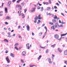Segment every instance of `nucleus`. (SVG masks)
Masks as SVG:
<instances>
[{
  "mask_svg": "<svg viewBox=\"0 0 67 67\" xmlns=\"http://www.w3.org/2000/svg\"><path fill=\"white\" fill-rule=\"evenodd\" d=\"M42 57V55H40L39 56V57L38 58V59L39 60L40 59H41V57Z\"/></svg>",
  "mask_w": 67,
  "mask_h": 67,
  "instance_id": "obj_26",
  "label": "nucleus"
},
{
  "mask_svg": "<svg viewBox=\"0 0 67 67\" xmlns=\"http://www.w3.org/2000/svg\"><path fill=\"white\" fill-rule=\"evenodd\" d=\"M26 27L27 28V31H30V26H29V25H27V26Z\"/></svg>",
  "mask_w": 67,
  "mask_h": 67,
  "instance_id": "obj_6",
  "label": "nucleus"
},
{
  "mask_svg": "<svg viewBox=\"0 0 67 67\" xmlns=\"http://www.w3.org/2000/svg\"><path fill=\"white\" fill-rule=\"evenodd\" d=\"M55 46H56V44H54L53 45L51 46V47H53V48H54V47H55Z\"/></svg>",
  "mask_w": 67,
  "mask_h": 67,
  "instance_id": "obj_18",
  "label": "nucleus"
},
{
  "mask_svg": "<svg viewBox=\"0 0 67 67\" xmlns=\"http://www.w3.org/2000/svg\"><path fill=\"white\" fill-rule=\"evenodd\" d=\"M44 28L45 29V30H46V31H47V27H46L44 26Z\"/></svg>",
  "mask_w": 67,
  "mask_h": 67,
  "instance_id": "obj_35",
  "label": "nucleus"
},
{
  "mask_svg": "<svg viewBox=\"0 0 67 67\" xmlns=\"http://www.w3.org/2000/svg\"><path fill=\"white\" fill-rule=\"evenodd\" d=\"M48 60L49 62L51 61V59L49 58H48Z\"/></svg>",
  "mask_w": 67,
  "mask_h": 67,
  "instance_id": "obj_39",
  "label": "nucleus"
},
{
  "mask_svg": "<svg viewBox=\"0 0 67 67\" xmlns=\"http://www.w3.org/2000/svg\"><path fill=\"white\" fill-rule=\"evenodd\" d=\"M8 53V50H6L5 51V53L7 54V53Z\"/></svg>",
  "mask_w": 67,
  "mask_h": 67,
  "instance_id": "obj_51",
  "label": "nucleus"
},
{
  "mask_svg": "<svg viewBox=\"0 0 67 67\" xmlns=\"http://www.w3.org/2000/svg\"><path fill=\"white\" fill-rule=\"evenodd\" d=\"M31 12H34V11H35V8H33L32 10H31Z\"/></svg>",
  "mask_w": 67,
  "mask_h": 67,
  "instance_id": "obj_11",
  "label": "nucleus"
},
{
  "mask_svg": "<svg viewBox=\"0 0 67 67\" xmlns=\"http://www.w3.org/2000/svg\"><path fill=\"white\" fill-rule=\"evenodd\" d=\"M5 59L8 63H9L10 62V59H9V57H7Z\"/></svg>",
  "mask_w": 67,
  "mask_h": 67,
  "instance_id": "obj_2",
  "label": "nucleus"
},
{
  "mask_svg": "<svg viewBox=\"0 0 67 67\" xmlns=\"http://www.w3.org/2000/svg\"><path fill=\"white\" fill-rule=\"evenodd\" d=\"M15 1H16V0H13L12 1V2H15Z\"/></svg>",
  "mask_w": 67,
  "mask_h": 67,
  "instance_id": "obj_58",
  "label": "nucleus"
},
{
  "mask_svg": "<svg viewBox=\"0 0 67 67\" xmlns=\"http://www.w3.org/2000/svg\"><path fill=\"white\" fill-rule=\"evenodd\" d=\"M10 19V18L9 16H7L5 18L6 20H9Z\"/></svg>",
  "mask_w": 67,
  "mask_h": 67,
  "instance_id": "obj_14",
  "label": "nucleus"
},
{
  "mask_svg": "<svg viewBox=\"0 0 67 67\" xmlns=\"http://www.w3.org/2000/svg\"><path fill=\"white\" fill-rule=\"evenodd\" d=\"M48 51H49V50H48V49H47L46 50V53L47 54V53H48Z\"/></svg>",
  "mask_w": 67,
  "mask_h": 67,
  "instance_id": "obj_36",
  "label": "nucleus"
},
{
  "mask_svg": "<svg viewBox=\"0 0 67 67\" xmlns=\"http://www.w3.org/2000/svg\"><path fill=\"white\" fill-rule=\"evenodd\" d=\"M59 23H62V22H61V21H60V20H59Z\"/></svg>",
  "mask_w": 67,
  "mask_h": 67,
  "instance_id": "obj_63",
  "label": "nucleus"
},
{
  "mask_svg": "<svg viewBox=\"0 0 67 67\" xmlns=\"http://www.w3.org/2000/svg\"><path fill=\"white\" fill-rule=\"evenodd\" d=\"M64 54L65 55H67V50L65 51Z\"/></svg>",
  "mask_w": 67,
  "mask_h": 67,
  "instance_id": "obj_13",
  "label": "nucleus"
},
{
  "mask_svg": "<svg viewBox=\"0 0 67 67\" xmlns=\"http://www.w3.org/2000/svg\"><path fill=\"white\" fill-rule=\"evenodd\" d=\"M43 3L44 4H46V5H48V4H49V3L48 2H43Z\"/></svg>",
  "mask_w": 67,
  "mask_h": 67,
  "instance_id": "obj_17",
  "label": "nucleus"
},
{
  "mask_svg": "<svg viewBox=\"0 0 67 67\" xmlns=\"http://www.w3.org/2000/svg\"><path fill=\"white\" fill-rule=\"evenodd\" d=\"M54 8L55 9H56L57 8V7L56 6H54Z\"/></svg>",
  "mask_w": 67,
  "mask_h": 67,
  "instance_id": "obj_47",
  "label": "nucleus"
},
{
  "mask_svg": "<svg viewBox=\"0 0 67 67\" xmlns=\"http://www.w3.org/2000/svg\"><path fill=\"white\" fill-rule=\"evenodd\" d=\"M64 27V25H63L61 24L59 26V27Z\"/></svg>",
  "mask_w": 67,
  "mask_h": 67,
  "instance_id": "obj_23",
  "label": "nucleus"
},
{
  "mask_svg": "<svg viewBox=\"0 0 67 67\" xmlns=\"http://www.w3.org/2000/svg\"><path fill=\"white\" fill-rule=\"evenodd\" d=\"M62 24H66V23H65V22H62Z\"/></svg>",
  "mask_w": 67,
  "mask_h": 67,
  "instance_id": "obj_46",
  "label": "nucleus"
},
{
  "mask_svg": "<svg viewBox=\"0 0 67 67\" xmlns=\"http://www.w3.org/2000/svg\"><path fill=\"white\" fill-rule=\"evenodd\" d=\"M43 7H41V12H42L43 11Z\"/></svg>",
  "mask_w": 67,
  "mask_h": 67,
  "instance_id": "obj_29",
  "label": "nucleus"
},
{
  "mask_svg": "<svg viewBox=\"0 0 67 67\" xmlns=\"http://www.w3.org/2000/svg\"><path fill=\"white\" fill-rule=\"evenodd\" d=\"M65 41L67 42V37L65 38Z\"/></svg>",
  "mask_w": 67,
  "mask_h": 67,
  "instance_id": "obj_61",
  "label": "nucleus"
},
{
  "mask_svg": "<svg viewBox=\"0 0 67 67\" xmlns=\"http://www.w3.org/2000/svg\"><path fill=\"white\" fill-rule=\"evenodd\" d=\"M52 21L53 23H55L56 22V20L55 19H53L52 20Z\"/></svg>",
  "mask_w": 67,
  "mask_h": 67,
  "instance_id": "obj_28",
  "label": "nucleus"
},
{
  "mask_svg": "<svg viewBox=\"0 0 67 67\" xmlns=\"http://www.w3.org/2000/svg\"><path fill=\"white\" fill-rule=\"evenodd\" d=\"M48 12H47V15H52V14H50L51 13H50L49 14H48Z\"/></svg>",
  "mask_w": 67,
  "mask_h": 67,
  "instance_id": "obj_33",
  "label": "nucleus"
},
{
  "mask_svg": "<svg viewBox=\"0 0 67 67\" xmlns=\"http://www.w3.org/2000/svg\"><path fill=\"white\" fill-rule=\"evenodd\" d=\"M8 30L9 31H11V29H10V28H8Z\"/></svg>",
  "mask_w": 67,
  "mask_h": 67,
  "instance_id": "obj_57",
  "label": "nucleus"
},
{
  "mask_svg": "<svg viewBox=\"0 0 67 67\" xmlns=\"http://www.w3.org/2000/svg\"><path fill=\"white\" fill-rule=\"evenodd\" d=\"M38 5H40V6H41V5H42V4H40V3H38Z\"/></svg>",
  "mask_w": 67,
  "mask_h": 67,
  "instance_id": "obj_59",
  "label": "nucleus"
},
{
  "mask_svg": "<svg viewBox=\"0 0 67 67\" xmlns=\"http://www.w3.org/2000/svg\"><path fill=\"white\" fill-rule=\"evenodd\" d=\"M49 63H50V64H52V61H49Z\"/></svg>",
  "mask_w": 67,
  "mask_h": 67,
  "instance_id": "obj_56",
  "label": "nucleus"
},
{
  "mask_svg": "<svg viewBox=\"0 0 67 67\" xmlns=\"http://www.w3.org/2000/svg\"><path fill=\"white\" fill-rule=\"evenodd\" d=\"M26 47H28L29 46V43H27V44H26Z\"/></svg>",
  "mask_w": 67,
  "mask_h": 67,
  "instance_id": "obj_37",
  "label": "nucleus"
},
{
  "mask_svg": "<svg viewBox=\"0 0 67 67\" xmlns=\"http://www.w3.org/2000/svg\"><path fill=\"white\" fill-rule=\"evenodd\" d=\"M65 64H66L67 65V61H66L65 62Z\"/></svg>",
  "mask_w": 67,
  "mask_h": 67,
  "instance_id": "obj_55",
  "label": "nucleus"
},
{
  "mask_svg": "<svg viewBox=\"0 0 67 67\" xmlns=\"http://www.w3.org/2000/svg\"><path fill=\"white\" fill-rule=\"evenodd\" d=\"M53 19H57V20H59V18H57V16L56 15H54V17H53Z\"/></svg>",
  "mask_w": 67,
  "mask_h": 67,
  "instance_id": "obj_4",
  "label": "nucleus"
},
{
  "mask_svg": "<svg viewBox=\"0 0 67 67\" xmlns=\"http://www.w3.org/2000/svg\"><path fill=\"white\" fill-rule=\"evenodd\" d=\"M37 18H38V19H39V20H41V19H42V17H41V15H39L38 16Z\"/></svg>",
  "mask_w": 67,
  "mask_h": 67,
  "instance_id": "obj_8",
  "label": "nucleus"
},
{
  "mask_svg": "<svg viewBox=\"0 0 67 67\" xmlns=\"http://www.w3.org/2000/svg\"><path fill=\"white\" fill-rule=\"evenodd\" d=\"M59 52H60V53H62V50H61V49H60L59 48Z\"/></svg>",
  "mask_w": 67,
  "mask_h": 67,
  "instance_id": "obj_32",
  "label": "nucleus"
},
{
  "mask_svg": "<svg viewBox=\"0 0 67 67\" xmlns=\"http://www.w3.org/2000/svg\"><path fill=\"white\" fill-rule=\"evenodd\" d=\"M18 45H19V43H17L16 44H15L14 46L15 47H17L18 46Z\"/></svg>",
  "mask_w": 67,
  "mask_h": 67,
  "instance_id": "obj_25",
  "label": "nucleus"
},
{
  "mask_svg": "<svg viewBox=\"0 0 67 67\" xmlns=\"http://www.w3.org/2000/svg\"><path fill=\"white\" fill-rule=\"evenodd\" d=\"M30 67H33V65H30Z\"/></svg>",
  "mask_w": 67,
  "mask_h": 67,
  "instance_id": "obj_48",
  "label": "nucleus"
},
{
  "mask_svg": "<svg viewBox=\"0 0 67 67\" xmlns=\"http://www.w3.org/2000/svg\"><path fill=\"white\" fill-rule=\"evenodd\" d=\"M49 24H51V25H53V23H49Z\"/></svg>",
  "mask_w": 67,
  "mask_h": 67,
  "instance_id": "obj_50",
  "label": "nucleus"
},
{
  "mask_svg": "<svg viewBox=\"0 0 67 67\" xmlns=\"http://www.w3.org/2000/svg\"><path fill=\"white\" fill-rule=\"evenodd\" d=\"M41 47V48H42L43 49H44V48H45V47Z\"/></svg>",
  "mask_w": 67,
  "mask_h": 67,
  "instance_id": "obj_43",
  "label": "nucleus"
},
{
  "mask_svg": "<svg viewBox=\"0 0 67 67\" xmlns=\"http://www.w3.org/2000/svg\"><path fill=\"white\" fill-rule=\"evenodd\" d=\"M54 37L56 40H59V35H58L57 34L56 35H54Z\"/></svg>",
  "mask_w": 67,
  "mask_h": 67,
  "instance_id": "obj_1",
  "label": "nucleus"
},
{
  "mask_svg": "<svg viewBox=\"0 0 67 67\" xmlns=\"http://www.w3.org/2000/svg\"><path fill=\"white\" fill-rule=\"evenodd\" d=\"M21 5L22 6H24V3H21Z\"/></svg>",
  "mask_w": 67,
  "mask_h": 67,
  "instance_id": "obj_34",
  "label": "nucleus"
},
{
  "mask_svg": "<svg viewBox=\"0 0 67 67\" xmlns=\"http://www.w3.org/2000/svg\"><path fill=\"white\" fill-rule=\"evenodd\" d=\"M21 62H22L23 63H24V61H23V60L22 59H21Z\"/></svg>",
  "mask_w": 67,
  "mask_h": 67,
  "instance_id": "obj_40",
  "label": "nucleus"
},
{
  "mask_svg": "<svg viewBox=\"0 0 67 67\" xmlns=\"http://www.w3.org/2000/svg\"><path fill=\"white\" fill-rule=\"evenodd\" d=\"M20 27H21V26H19L18 27V29H20Z\"/></svg>",
  "mask_w": 67,
  "mask_h": 67,
  "instance_id": "obj_53",
  "label": "nucleus"
},
{
  "mask_svg": "<svg viewBox=\"0 0 67 67\" xmlns=\"http://www.w3.org/2000/svg\"><path fill=\"white\" fill-rule=\"evenodd\" d=\"M67 34V33H66V34H62L61 35V37H62V36H65Z\"/></svg>",
  "mask_w": 67,
  "mask_h": 67,
  "instance_id": "obj_12",
  "label": "nucleus"
},
{
  "mask_svg": "<svg viewBox=\"0 0 67 67\" xmlns=\"http://www.w3.org/2000/svg\"><path fill=\"white\" fill-rule=\"evenodd\" d=\"M42 35V32H40V33L39 34V36H41V35Z\"/></svg>",
  "mask_w": 67,
  "mask_h": 67,
  "instance_id": "obj_19",
  "label": "nucleus"
},
{
  "mask_svg": "<svg viewBox=\"0 0 67 67\" xmlns=\"http://www.w3.org/2000/svg\"><path fill=\"white\" fill-rule=\"evenodd\" d=\"M59 26V25H58V24L57 23L55 24V28H56V27H57V26Z\"/></svg>",
  "mask_w": 67,
  "mask_h": 67,
  "instance_id": "obj_16",
  "label": "nucleus"
},
{
  "mask_svg": "<svg viewBox=\"0 0 67 67\" xmlns=\"http://www.w3.org/2000/svg\"><path fill=\"white\" fill-rule=\"evenodd\" d=\"M45 26V24H43L42 25V27H43V26Z\"/></svg>",
  "mask_w": 67,
  "mask_h": 67,
  "instance_id": "obj_60",
  "label": "nucleus"
},
{
  "mask_svg": "<svg viewBox=\"0 0 67 67\" xmlns=\"http://www.w3.org/2000/svg\"><path fill=\"white\" fill-rule=\"evenodd\" d=\"M32 36H34V34L33 32L32 33Z\"/></svg>",
  "mask_w": 67,
  "mask_h": 67,
  "instance_id": "obj_54",
  "label": "nucleus"
},
{
  "mask_svg": "<svg viewBox=\"0 0 67 67\" xmlns=\"http://www.w3.org/2000/svg\"><path fill=\"white\" fill-rule=\"evenodd\" d=\"M21 15L22 16L23 19V18H24V14H23V13H22L21 14Z\"/></svg>",
  "mask_w": 67,
  "mask_h": 67,
  "instance_id": "obj_20",
  "label": "nucleus"
},
{
  "mask_svg": "<svg viewBox=\"0 0 67 67\" xmlns=\"http://www.w3.org/2000/svg\"><path fill=\"white\" fill-rule=\"evenodd\" d=\"M38 22H37V24H40V23H40V22H41V21L40 20H38Z\"/></svg>",
  "mask_w": 67,
  "mask_h": 67,
  "instance_id": "obj_31",
  "label": "nucleus"
},
{
  "mask_svg": "<svg viewBox=\"0 0 67 67\" xmlns=\"http://www.w3.org/2000/svg\"><path fill=\"white\" fill-rule=\"evenodd\" d=\"M14 48L15 49H16L17 51H19V49H18V48H17V47H15Z\"/></svg>",
  "mask_w": 67,
  "mask_h": 67,
  "instance_id": "obj_30",
  "label": "nucleus"
},
{
  "mask_svg": "<svg viewBox=\"0 0 67 67\" xmlns=\"http://www.w3.org/2000/svg\"><path fill=\"white\" fill-rule=\"evenodd\" d=\"M27 11V9H25L24 10V12H25V13H26V12Z\"/></svg>",
  "mask_w": 67,
  "mask_h": 67,
  "instance_id": "obj_44",
  "label": "nucleus"
},
{
  "mask_svg": "<svg viewBox=\"0 0 67 67\" xmlns=\"http://www.w3.org/2000/svg\"><path fill=\"white\" fill-rule=\"evenodd\" d=\"M10 55L12 57H14V55L12 53H10Z\"/></svg>",
  "mask_w": 67,
  "mask_h": 67,
  "instance_id": "obj_9",
  "label": "nucleus"
},
{
  "mask_svg": "<svg viewBox=\"0 0 67 67\" xmlns=\"http://www.w3.org/2000/svg\"><path fill=\"white\" fill-rule=\"evenodd\" d=\"M54 26H52L51 27V29H53V30H55V28H54Z\"/></svg>",
  "mask_w": 67,
  "mask_h": 67,
  "instance_id": "obj_21",
  "label": "nucleus"
},
{
  "mask_svg": "<svg viewBox=\"0 0 67 67\" xmlns=\"http://www.w3.org/2000/svg\"><path fill=\"white\" fill-rule=\"evenodd\" d=\"M5 24H6V25L8 24V23L7 22H5Z\"/></svg>",
  "mask_w": 67,
  "mask_h": 67,
  "instance_id": "obj_49",
  "label": "nucleus"
},
{
  "mask_svg": "<svg viewBox=\"0 0 67 67\" xmlns=\"http://www.w3.org/2000/svg\"><path fill=\"white\" fill-rule=\"evenodd\" d=\"M49 2L50 4H51V0H49Z\"/></svg>",
  "mask_w": 67,
  "mask_h": 67,
  "instance_id": "obj_45",
  "label": "nucleus"
},
{
  "mask_svg": "<svg viewBox=\"0 0 67 67\" xmlns=\"http://www.w3.org/2000/svg\"><path fill=\"white\" fill-rule=\"evenodd\" d=\"M15 36V34H14L12 35V36Z\"/></svg>",
  "mask_w": 67,
  "mask_h": 67,
  "instance_id": "obj_62",
  "label": "nucleus"
},
{
  "mask_svg": "<svg viewBox=\"0 0 67 67\" xmlns=\"http://www.w3.org/2000/svg\"><path fill=\"white\" fill-rule=\"evenodd\" d=\"M5 13H8V9L7 8H5Z\"/></svg>",
  "mask_w": 67,
  "mask_h": 67,
  "instance_id": "obj_7",
  "label": "nucleus"
},
{
  "mask_svg": "<svg viewBox=\"0 0 67 67\" xmlns=\"http://www.w3.org/2000/svg\"><path fill=\"white\" fill-rule=\"evenodd\" d=\"M47 10L48 11H49V10H51V8L50 7L47 8Z\"/></svg>",
  "mask_w": 67,
  "mask_h": 67,
  "instance_id": "obj_22",
  "label": "nucleus"
},
{
  "mask_svg": "<svg viewBox=\"0 0 67 67\" xmlns=\"http://www.w3.org/2000/svg\"><path fill=\"white\" fill-rule=\"evenodd\" d=\"M21 11H20V10L18 12V13L19 14V16H20L21 15Z\"/></svg>",
  "mask_w": 67,
  "mask_h": 67,
  "instance_id": "obj_15",
  "label": "nucleus"
},
{
  "mask_svg": "<svg viewBox=\"0 0 67 67\" xmlns=\"http://www.w3.org/2000/svg\"><path fill=\"white\" fill-rule=\"evenodd\" d=\"M27 47H28L27 49H30V47L29 46Z\"/></svg>",
  "mask_w": 67,
  "mask_h": 67,
  "instance_id": "obj_64",
  "label": "nucleus"
},
{
  "mask_svg": "<svg viewBox=\"0 0 67 67\" xmlns=\"http://www.w3.org/2000/svg\"><path fill=\"white\" fill-rule=\"evenodd\" d=\"M35 20H38V19L37 16H36V17L35 18Z\"/></svg>",
  "mask_w": 67,
  "mask_h": 67,
  "instance_id": "obj_24",
  "label": "nucleus"
},
{
  "mask_svg": "<svg viewBox=\"0 0 67 67\" xmlns=\"http://www.w3.org/2000/svg\"><path fill=\"white\" fill-rule=\"evenodd\" d=\"M16 7V8H18V7H19V10H21L22 9L21 8V5H17Z\"/></svg>",
  "mask_w": 67,
  "mask_h": 67,
  "instance_id": "obj_3",
  "label": "nucleus"
},
{
  "mask_svg": "<svg viewBox=\"0 0 67 67\" xmlns=\"http://www.w3.org/2000/svg\"><path fill=\"white\" fill-rule=\"evenodd\" d=\"M4 42H9V41H8V40L6 39H4Z\"/></svg>",
  "mask_w": 67,
  "mask_h": 67,
  "instance_id": "obj_27",
  "label": "nucleus"
},
{
  "mask_svg": "<svg viewBox=\"0 0 67 67\" xmlns=\"http://www.w3.org/2000/svg\"><path fill=\"white\" fill-rule=\"evenodd\" d=\"M41 9V7H40V6H38L37 7V9Z\"/></svg>",
  "mask_w": 67,
  "mask_h": 67,
  "instance_id": "obj_38",
  "label": "nucleus"
},
{
  "mask_svg": "<svg viewBox=\"0 0 67 67\" xmlns=\"http://www.w3.org/2000/svg\"><path fill=\"white\" fill-rule=\"evenodd\" d=\"M37 22V21L36 20H35H35L34 21V23H36Z\"/></svg>",
  "mask_w": 67,
  "mask_h": 67,
  "instance_id": "obj_42",
  "label": "nucleus"
},
{
  "mask_svg": "<svg viewBox=\"0 0 67 67\" xmlns=\"http://www.w3.org/2000/svg\"><path fill=\"white\" fill-rule=\"evenodd\" d=\"M11 4V1H9L8 3V7H10Z\"/></svg>",
  "mask_w": 67,
  "mask_h": 67,
  "instance_id": "obj_10",
  "label": "nucleus"
},
{
  "mask_svg": "<svg viewBox=\"0 0 67 67\" xmlns=\"http://www.w3.org/2000/svg\"><path fill=\"white\" fill-rule=\"evenodd\" d=\"M26 54V52L25 51H23L22 53V55L23 56H25Z\"/></svg>",
  "mask_w": 67,
  "mask_h": 67,
  "instance_id": "obj_5",
  "label": "nucleus"
},
{
  "mask_svg": "<svg viewBox=\"0 0 67 67\" xmlns=\"http://www.w3.org/2000/svg\"><path fill=\"white\" fill-rule=\"evenodd\" d=\"M61 14L63 16H65V15H64V14H63V13H61Z\"/></svg>",
  "mask_w": 67,
  "mask_h": 67,
  "instance_id": "obj_41",
  "label": "nucleus"
},
{
  "mask_svg": "<svg viewBox=\"0 0 67 67\" xmlns=\"http://www.w3.org/2000/svg\"><path fill=\"white\" fill-rule=\"evenodd\" d=\"M7 34H8V35H11V34H10V32H8Z\"/></svg>",
  "mask_w": 67,
  "mask_h": 67,
  "instance_id": "obj_52",
  "label": "nucleus"
}]
</instances>
